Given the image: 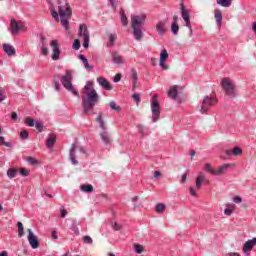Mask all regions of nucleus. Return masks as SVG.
I'll return each mask as SVG.
<instances>
[{
	"label": "nucleus",
	"instance_id": "43",
	"mask_svg": "<svg viewBox=\"0 0 256 256\" xmlns=\"http://www.w3.org/2000/svg\"><path fill=\"white\" fill-rule=\"evenodd\" d=\"M0 145H4V147H11V143L6 142L5 137H3V136H0Z\"/></svg>",
	"mask_w": 256,
	"mask_h": 256
},
{
	"label": "nucleus",
	"instance_id": "29",
	"mask_svg": "<svg viewBox=\"0 0 256 256\" xmlns=\"http://www.w3.org/2000/svg\"><path fill=\"white\" fill-rule=\"evenodd\" d=\"M78 57L82 61V63L84 64L85 69H93V66L89 65V60H87L85 55L80 54Z\"/></svg>",
	"mask_w": 256,
	"mask_h": 256
},
{
	"label": "nucleus",
	"instance_id": "63",
	"mask_svg": "<svg viewBox=\"0 0 256 256\" xmlns=\"http://www.w3.org/2000/svg\"><path fill=\"white\" fill-rule=\"evenodd\" d=\"M187 181V173L182 174L181 183H185Z\"/></svg>",
	"mask_w": 256,
	"mask_h": 256
},
{
	"label": "nucleus",
	"instance_id": "32",
	"mask_svg": "<svg viewBox=\"0 0 256 256\" xmlns=\"http://www.w3.org/2000/svg\"><path fill=\"white\" fill-rule=\"evenodd\" d=\"M17 226H18V237H23L25 235V228L23 227V223L18 222Z\"/></svg>",
	"mask_w": 256,
	"mask_h": 256
},
{
	"label": "nucleus",
	"instance_id": "23",
	"mask_svg": "<svg viewBox=\"0 0 256 256\" xmlns=\"http://www.w3.org/2000/svg\"><path fill=\"white\" fill-rule=\"evenodd\" d=\"M231 167V164H224L220 166L218 169L215 170L214 175L219 176V175H225L227 173V170Z\"/></svg>",
	"mask_w": 256,
	"mask_h": 256
},
{
	"label": "nucleus",
	"instance_id": "17",
	"mask_svg": "<svg viewBox=\"0 0 256 256\" xmlns=\"http://www.w3.org/2000/svg\"><path fill=\"white\" fill-rule=\"evenodd\" d=\"M75 151H77V144H72L70 148V161L72 165H79V161H77V157L75 156Z\"/></svg>",
	"mask_w": 256,
	"mask_h": 256
},
{
	"label": "nucleus",
	"instance_id": "48",
	"mask_svg": "<svg viewBox=\"0 0 256 256\" xmlns=\"http://www.w3.org/2000/svg\"><path fill=\"white\" fill-rule=\"evenodd\" d=\"M34 125H35L37 131H39V133H42V132H43V123H41V122H35Z\"/></svg>",
	"mask_w": 256,
	"mask_h": 256
},
{
	"label": "nucleus",
	"instance_id": "49",
	"mask_svg": "<svg viewBox=\"0 0 256 256\" xmlns=\"http://www.w3.org/2000/svg\"><path fill=\"white\" fill-rule=\"evenodd\" d=\"M132 99H134V101L137 103V105H139V103H141V96L137 93L132 95Z\"/></svg>",
	"mask_w": 256,
	"mask_h": 256
},
{
	"label": "nucleus",
	"instance_id": "33",
	"mask_svg": "<svg viewBox=\"0 0 256 256\" xmlns=\"http://www.w3.org/2000/svg\"><path fill=\"white\" fill-rule=\"evenodd\" d=\"M81 191H84L85 193H93V185L88 184V185H82L80 187Z\"/></svg>",
	"mask_w": 256,
	"mask_h": 256
},
{
	"label": "nucleus",
	"instance_id": "44",
	"mask_svg": "<svg viewBox=\"0 0 256 256\" xmlns=\"http://www.w3.org/2000/svg\"><path fill=\"white\" fill-rule=\"evenodd\" d=\"M41 53L42 55H49V48H47V45H41Z\"/></svg>",
	"mask_w": 256,
	"mask_h": 256
},
{
	"label": "nucleus",
	"instance_id": "53",
	"mask_svg": "<svg viewBox=\"0 0 256 256\" xmlns=\"http://www.w3.org/2000/svg\"><path fill=\"white\" fill-rule=\"evenodd\" d=\"M28 163H30V165H37V159L33 158V157H28L27 158Z\"/></svg>",
	"mask_w": 256,
	"mask_h": 256
},
{
	"label": "nucleus",
	"instance_id": "13",
	"mask_svg": "<svg viewBox=\"0 0 256 256\" xmlns=\"http://www.w3.org/2000/svg\"><path fill=\"white\" fill-rule=\"evenodd\" d=\"M169 59V53H167V49H163L160 53V67L164 70L169 69L167 65H165V61Z\"/></svg>",
	"mask_w": 256,
	"mask_h": 256
},
{
	"label": "nucleus",
	"instance_id": "25",
	"mask_svg": "<svg viewBox=\"0 0 256 256\" xmlns=\"http://www.w3.org/2000/svg\"><path fill=\"white\" fill-rule=\"evenodd\" d=\"M203 183H205V175H203V173H200L196 177V189H201V185H203Z\"/></svg>",
	"mask_w": 256,
	"mask_h": 256
},
{
	"label": "nucleus",
	"instance_id": "2",
	"mask_svg": "<svg viewBox=\"0 0 256 256\" xmlns=\"http://www.w3.org/2000/svg\"><path fill=\"white\" fill-rule=\"evenodd\" d=\"M101 97L97 93V90L92 89L86 92V96H82V107L85 115H91L95 105L100 101Z\"/></svg>",
	"mask_w": 256,
	"mask_h": 256
},
{
	"label": "nucleus",
	"instance_id": "56",
	"mask_svg": "<svg viewBox=\"0 0 256 256\" xmlns=\"http://www.w3.org/2000/svg\"><path fill=\"white\" fill-rule=\"evenodd\" d=\"M189 191H190V195H191L192 197H197V192H195V187L191 186V187L189 188Z\"/></svg>",
	"mask_w": 256,
	"mask_h": 256
},
{
	"label": "nucleus",
	"instance_id": "15",
	"mask_svg": "<svg viewBox=\"0 0 256 256\" xmlns=\"http://www.w3.org/2000/svg\"><path fill=\"white\" fill-rule=\"evenodd\" d=\"M156 31L160 35H165L167 33V21H160L156 24Z\"/></svg>",
	"mask_w": 256,
	"mask_h": 256
},
{
	"label": "nucleus",
	"instance_id": "11",
	"mask_svg": "<svg viewBox=\"0 0 256 256\" xmlns=\"http://www.w3.org/2000/svg\"><path fill=\"white\" fill-rule=\"evenodd\" d=\"M256 245V238H252L244 243L242 251L243 253H249L253 251V247Z\"/></svg>",
	"mask_w": 256,
	"mask_h": 256
},
{
	"label": "nucleus",
	"instance_id": "42",
	"mask_svg": "<svg viewBox=\"0 0 256 256\" xmlns=\"http://www.w3.org/2000/svg\"><path fill=\"white\" fill-rule=\"evenodd\" d=\"M131 79H133V81H139V76H138V74H137V70H135V69H132L131 70Z\"/></svg>",
	"mask_w": 256,
	"mask_h": 256
},
{
	"label": "nucleus",
	"instance_id": "21",
	"mask_svg": "<svg viewBox=\"0 0 256 256\" xmlns=\"http://www.w3.org/2000/svg\"><path fill=\"white\" fill-rule=\"evenodd\" d=\"M214 17L216 20V25L217 27H221V25H223V13L221 12V10L219 9H215L214 10Z\"/></svg>",
	"mask_w": 256,
	"mask_h": 256
},
{
	"label": "nucleus",
	"instance_id": "45",
	"mask_svg": "<svg viewBox=\"0 0 256 256\" xmlns=\"http://www.w3.org/2000/svg\"><path fill=\"white\" fill-rule=\"evenodd\" d=\"M83 243H85L86 245H91V243H93V239L90 238V236H84Z\"/></svg>",
	"mask_w": 256,
	"mask_h": 256
},
{
	"label": "nucleus",
	"instance_id": "36",
	"mask_svg": "<svg viewBox=\"0 0 256 256\" xmlns=\"http://www.w3.org/2000/svg\"><path fill=\"white\" fill-rule=\"evenodd\" d=\"M166 205L163 203H158L156 205V213H165Z\"/></svg>",
	"mask_w": 256,
	"mask_h": 256
},
{
	"label": "nucleus",
	"instance_id": "22",
	"mask_svg": "<svg viewBox=\"0 0 256 256\" xmlns=\"http://www.w3.org/2000/svg\"><path fill=\"white\" fill-rule=\"evenodd\" d=\"M181 15L182 19H184V23L189 25V22L191 21V16L189 15V11L185 8L183 4H181Z\"/></svg>",
	"mask_w": 256,
	"mask_h": 256
},
{
	"label": "nucleus",
	"instance_id": "34",
	"mask_svg": "<svg viewBox=\"0 0 256 256\" xmlns=\"http://www.w3.org/2000/svg\"><path fill=\"white\" fill-rule=\"evenodd\" d=\"M216 3L221 7H231V0H216Z\"/></svg>",
	"mask_w": 256,
	"mask_h": 256
},
{
	"label": "nucleus",
	"instance_id": "52",
	"mask_svg": "<svg viewBox=\"0 0 256 256\" xmlns=\"http://www.w3.org/2000/svg\"><path fill=\"white\" fill-rule=\"evenodd\" d=\"M92 87H93V82L88 81L87 84L85 85L84 89H85V91H87V93H88V91H91V90H92V89H91Z\"/></svg>",
	"mask_w": 256,
	"mask_h": 256
},
{
	"label": "nucleus",
	"instance_id": "26",
	"mask_svg": "<svg viewBox=\"0 0 256 256\" xmlns=\"http://www.w3.org/2000/svg\"><path fill=\"white\" fill-rule=\"evenodd\" d=\"M17 173H19V170L16 168H10L7 170V177L9 179H15V177H17Z\"/></svg>",
	"mask_w": 256,
	"mask_h": 256
},
{
	"label": "nucleus",
	"instance_id": "8",
	"mask_svg": "<svg viewBox=\"0 0 256 256\" xmlns=\"http://www.w3.org/2000/svg\"><path fill=\"white\" fill-rule=\"evenodd\" d=\"M216 103H217V99L213 97L205 96L201 105L200 112L207 113V111H209V108L213 107V105H215Z\"/></svg>",
	"mask_w": 256,
	"mask_h": 256
},
{
	"label": "nucleus",
	"instance_id": "6",
	"mask_svg": "<svg viewBox=\"0 0 256 256\" xmlns=\"http://www.w3.org/2000/svg\"><path fill=\"white\" fill-rule=\"evenodd\" d=\"M151 111H152V123H157L159 117H161V105L157 99V95L154 94L151 99Z\"/></svg>",
	"mask_w": 256,
	"mask_h": 256
},
{
	"label": "nucleus",
	"instance_id": "62",
	"mask_svg": "<svg viewBox=\"0 0 256 256\" xmlns=\"http://www.w3.org/2000/svg\"><path fill=\"white\" fill-rule=\"evenodd\" d=\"M41 45H47V38L45 36H41Z\"/></svg>",
	"mask_w": 256,
	"mask_h": 256
},
{
	"label": "nucleus",
	"instance_id": "16",
	"mask_svg": "<svg viewBox=\"0 0 256 256\" xmlns=\"http://www.w3.org/2000/svg\"><path fill=\"white\" fill-rule=\"evenodd\" d=\"M226 155L229 157H239V155H243V150L239 146H236L234 149L226 150Z\"/></svg>",
	"mask_w": 256,
	"mask_h": 256
},
{
	"label": "nucleus",
	"instance_id": "9",
	"mask_svg": "<svg viewBox=\"0 0 256 256\" xmlns=\"http://www.w3.org/2000/svg\"><path fill=\"white\" fill-rule=\"evenodd\" d=\"M50 47L52 49V60L59 61V58L61 56V48L59 46V42L57 40H52L50 42Z\"/></svg>",
	"mask_w": 256,
	"mask_h": 256
},
{
	"label": "nucleus",
	"instance_id": "4",
	"mask_svg": "<svg viewBox=\"0 0 256 256\" xmlns=\"http://www.w3.org/2000/svg\"><path fill=\"white\" fill-rule=\"evenodd\" d=\"M61 84L63 85L64 89L79 97V92L73 86V72L71 70H67L65 75H63L60 79Z\"/></svg>",
	"mask_w": 256,
	"mask_h": 256
},
{
	"label": "nucleus",
	"instance_id": "28",
	"mask_svg": "<svg viewBox=\"0 0 256 256\" xmlns=\"http://www.w3.org/2000/svg\"><path fill=\"white\" fill-rule=\"evenodd\" d=\"M56 141H57V138L55 137V135H52L50 138L46 140V147H48V149L53 148Z\"/></svg>",
	"mask_w": 256,
	"mask_h": 256
},
{
	"label": "nucleus",
	"instance_id": "41",
	"mask_svg": "<svg viewBox=\"0 0 256 256\" xmlns=\"http://www.w3.org/2000/svg\"><path fill=\"white\" fill-rule=\"evenodd\" d=\"M26 125L28 127H35V120H33V118H31V117H27L26 118Z\"/></svg>",
	"mask_w": 256,
	"mask_h": 256
},
{
	"label": "nucleus",
	"instance_id": "14",
	"mask_svg": "<svg viewBox=\"0 0 256 256\" xmlns=\"http://www.w3.org/2000/svg\"><path fill=\"white\" fill-rule=\"evenodd\" d=\"M10 27L13 35H18L19 30L23 27V23L11 20Z\"/></svg>",
	"mask_w": 256,
	"mask_h": 256
},
{
	"label": "nucleus",
	"instance_id": "59",
	"mask_svg": "<svg viewBox=\"0 0 256 256\" xmlns=\"http://www.w3.org/2000/svg\"><path fill=\"white\" fill-rule=\"evenodd\" d=\"M54 88L56 91H61V84H59V82H54Z\"/></svg>",
	"mask_w": 256,
	"mask_h": 256
},
{
	"label": "nucleus",
	"instance_id": "39",
	"mask_svg": "<svg viewBox=\"0 0 256 256\" xmlns=\"http://www.w3.org/2000/svg\"><path fill=\"white\" fill-rule=\"evenodd\" d=\"M109 107H110V109H112V111H120L121 110V107L117 106V103H115V101H111L109 103Z\"/></svg>",
	"mask_w": 256,
	"mask_h": 256
},
{
	"label": "nucleus",
	"instance_id": "57",
	"mask_svg": "<svg viewBox=\"0 0 256 256\" xmlns=\"http://www.w3.org/2000/svg\"><path fill=\"white\" fill-rule=\"evenodd\" d=\"M224 214H226V215H228V216L233 215V209H231V208H226V209L224 210Z\"/></svg>",
	"mask_w": 256,
	"mask_h": 256
},
{
	"label": "nucleus",
	"instance_id": "54",
	"mask_svg": "<svg viewBox=\"0 0 256 256\" xmlns=\"http://www.w3.org/2000/svg\"><path fill=\"white\" fill-rule=\"evenodd\" d=\"M233 202L237 203V204L243 203V198H241V196H234L233 197Z\"/></svg>",
	"mask_w": 256,
	"mask_h": 256
},
{
	"label": "nucleus",
	"instance_id": "47",
	"mask_svg": "<svg viewBox=\"0 0 256 256\" xmlns=\"http://www.w3.org/2000/svg\"><path fill=\"white\" fill-rule=\"evenodd\" d=\"M83 47L84 49H88L89 48V41H90V38L89 36H85V38H83Z\"/></svg>",
	"mask_w": 256,
	"mask_h": 256
},
{
	"label": "nucleus",
	"instance_id": "37",
	"mask_svg": "<svg viewBox=\"0 0 256 256\" xmlns=\"http://www.w3.org/2000/svg\"><path fill=\"white\" fill-rule=\"evenodd\" d=\"M70 229H71V231H73L75 233V235H79V228L77 227V220L72 221Z\"/></svg>",
	"mask_w": 256,
	"mask_h": 256
},
{
	"label": "nucleus",
	"instance_id": "19",
	"mask_svg": "<svg viewBox=\"0 0 256 256\" xmlns=\"http://www.w3.org/2000/svg\"><path fill=\"white\" fill-rule=\"evenodd\" d=\"M171 31H172L173 35L179 34V17L178 16H173V22L171 24Z\"/></svg>",
	"mask_w": 256,
	"mask_h": 256
},
{
	"label": "nucleus",
	"instance_id": "1",
	"mask_svg": "<svg viewBox=\"0 0 256 256\" xmlns=\"http://www.w3.org/2000/svg\"><path fill=\"white\" fill-rule=\"evenodd\" d=\"M51 15L57 23H61L62 27L69 32V19L73 16V10L71 9V5L67 2H62L58 0V11L52 6L50 8Z\"/></svg>",
	"mask_w": 256,
	"mask_h": 256
},
{
	"label": "nucleus",
	"instance_id": "30",
	"mask_svg": "<svg viewBox=\"0 0 256 256\" xmlns=\"http://www.w3.org/2000/svg\"><path fill=\"white\" fill-rule=\"evenodd\" d=\"M137 127L141 137H145L146 135H149V129H147L145 126L139 124Z\"/></svg>",
	"mask_w": 256,
	"mask_h": 256
},
{
	"label": "nucleus",
	"instance_id": "31",
	"mask_svg": "<svg viewBox=\"0 0 256 256\" xmlns=\"http://www.w3.org/2000/svg\"><path fill=\"white\" fill-rule=\"evenodd\" d=\"M120 17L122 25L124 27H127V25H129V21L127 20V16L125 15V12H123V10L120 11Z\"/></svg>",
	"mask_w": 256,
	"mask_h": 256
},
{
	"label": "nucleus",
	"instance_id": "10",
	"mask_svg": "<svg viewBox=\"0 0 256 256\" xmlns=\"http://www.w3.org/2000/svg\"><path fill=\"white\" fill-rule=\"evenodd\" d=\"M28 243L32 249H39V239L33 233L31 229H28Z\"/></svg>",
	"mask_w": 256,
	"mask_h": 256
},
{
	"label": "nucleus",
	"instance_id": "46",
	"mask_svg": "<svg viewBox=\"0 0 256 256\" xmlns=\"http://www.w3.org/2000/svg\"><path fill=\"white\" fill-rule=\"evenodd\" d=\"M134 249H135V253H138V254L143 253V246L142 245L135 244Z\"/></svg>",
	"mask_w": 256,
	"mask_h": 256
},
{
	"label": "nucleus",
	"instance_id": "7",
	"mask_svg": "<svg viewBox=\"0 0 256 256\" xmlns=\"http://www.w3.org/2000/svg\"><path fill=\"white\" fill-rule=\"evenodd\" d=\"M221 87L228 97H235V85L231 83V80L229 78L222 79Z\"/></svg>",
	"mask_w": 256,
	"mask_h": 256
},
{
	"label": "nucleus",
	"instance_id": "27",
	"mask_svg": "<svg viewBox=\"0 0 256 256\" xmlns=\"http://www.w3.org/2000/svg\"><path fill=\"white\" fill-rule=\"evenodd\" d=\"M168 95L169 97H171V99H177V95H178L177 86H172L168 91Z\"/></svg>",
	"mask_w": 256,
	"mask_h": 256
},
{
	"label": "nucleus",
	"instance_id": "5",
	"mask_svg": "<svg viewBox=\"0 0 256 256\" xmlns=\"http://www.w3.org/2000/svg\"><path fill=\"white\" fill-rule=\"evenodd\" d=\"M97 123L99 124L100 129V137L105 145H111V135L107 131V126H105V120H103V114H99L96 118Z\"/></svg>",
	"mask_w": 256,
	"mask_h": 256
},
{
	"label": "nucleus",
	"instance_id": "20",
	"mask_svg": "<svg viewBox=\"0 0 256 256\" xmlns=\"http://www.w3.org/2000/svg\"><path fill=\"white\" fill-rule=\"evenodd\" d=\"M3 51L8 57H13L16 53L15 47H13L11 44H3Z\"/></svg>",
	"mask_w": 256,
	"mask_h": 256
},
{
	"label": "nucleus",
	"instance_id": "55",
	"mask_svg": "<svg viewBox=\"0 0 256 256\" xmlns=\"http://www.w3.org/2000/svg\"><path fill=\"white\" fill-rule=\"evenodd\" d=\"M67 210H65V208L64 207H61L60 208V215H61V217L64 219V217H67Z\"/></svg>",
	"mask_w": 256,
	"mask_h": 256
},
{
	"label": "nucleus",
	"instance_id": "58",
	"mask_svg": "<svg viewBox=\"0 0 256 256\" xmlns=\"http://www.w3.org/2000/svg\"><path fill=\"white\" fill-rule=\"evenodd\" d=\"M121 77H122L121 74H116L114 77V83H119V81H121Z\"/></svg>",
	"mask_w": 256,
	"mask_h": 256
},
{
	"label": "nucleus",
	"instance_id": "35",
	"mask_svg": "<svg viewBox=\"0 0 256 256\" xmlns=\"http://www.w3.org/2000/svg\"><path fill=\"white\" fill-rule=\"evenodd\" d=\"M204 170L207 171V173H210L211 175H215V170L216 169L213 168L210 163H206L204 165Z\"/></svg>",
	"mask_w": 256,
	"mask_h": 256
},
{
	"label": "nucleus",
	"instance_id": "3",
	"mask_svg": "<svg viewBox=\"0 0 256 256\" xmlns=\"http://www.w3.org/2000/svg\"><path fill=\"white\" fill-rule=\"evenodd\" d=\"M145 19H147V16L143 14L131 17L132 34L136 41L143 39V25L145 24Z\"/></svg>",
	"mask_w": 256,
	"mask_h": 256
},
{
	"label": "nucleus",
	"instance_id": "40",
	"mask_svg": "<svg viewBox=\"0 0 256 256\" xmlns=\"http://www.w3.org/2000/svg\"><path fill=\"white\" fill-rule=\"evenodd\" d=\"M73 49L75 51H79V49H81V41H79V39L74 40Z\"/></svg>",
	"mask_w": 256,
	"mask_h": 256
},
{
	"label": "nucleus",
	"instance_id": "12",
	"mask_svg": "<svg viewBox=\"0 0 256 256\" xmlns=\"http://www.w3.org/2000/svg\"><path fill=\"white\" fill-rule=\"evenodd\" d=\"M111 57L114 65H123V63H125V59H123V57L119 55V52L117 51H112Z\"/></svg>",
	"mask_w": 256,
	"mask_h": 256
},
{
	"label": "nucleus",
	"instance_id": "18",
	"mask_svg": "<svg viewBox=\"0 0 256 256\" xmlns=\"http://www.w3.org/2000/svg\"><path fill=\"white\" fill-rule=\"evenodd\" d=\"M97 81H98L99 85L101 87H103V89H105L106 91H111V89H113V87L111 86V83H109V81H107V79H105L103 77H99V78H97Z\"/></svg>",
	"mask_w": 256,
	"mask_h": 256
},
{
	"label": "nucleus",
	"instance_id": "38",
	"mask_svg": "<svg viewBox=\"0 0 256 256\" xmlns=\"http://www.w3.org/2000/svg\"><path fill=\"white\" fill-rule=\"evenodd\" d=\"M115 39H117V36H115V34H111L109 36V42H108L107 46L113 47V45H115Z\"/></svg>",
	"mask_w": 256,
	"mask_h": 256
},
{
	"label": "nucleus",
	"instance_id": "50",
	"mask_svg": "<svg viewBox=\"0 0 256 256\" xmlns=\"http://www.w3.org/2000/svg\"><path fill=\"white\" fill-rule=\"evenodd\" d=\"M20 175H22V177H29V171L25 168H21Z\"/></svg>",
	"mask_w": 256,
	"mask_h": 256
},
{
	"label": "nucleus",
	"instance_id": "60",
	"mask_svg": "<svg viewBox=\"0 0 256 256\" xmlns=\"http://www.w3.org/2000/svg\"><path fill=\"white\" fill-rule=\"evenodd\" d=\"M5 101V95L3 94V89L0 88V103Z\"/></svg>",
	"mask_w": 256,
	"mask_h": 256
},
{
	"label": "nucleus",
	"instance_id": "24",
	"mask_svg": "<svg viewBox=\"0 0 256 256\" xmlns=\"http://www.w3.org/2000/svg\"><path fill=\"white\" fill-rule=\"evenodd\" d=\"M79 37H82V39H85V37H89V30L87 29L86 24H80Z\"/></svg>",
	"mask_w": 256,
	"mask_h": 256
},
{
	"label": "nucleus",
	"instance_id": "61",
	"mask_svg": "<svg viewBox=\"0 0 256 256\" xmlns=\"http://www.w3.org/2000/svg\"><path fill=\"white\" fill-rule=\"evenodd\" d=\"M18 115L16 114V112H12L11 113V119L13 120V121H16V119H18Z\"/></svg>",
	"mask_w": 256,
	"mask_h": 256
},
{
	"label": "nucleus",
	"instance_id": "64",
	"mask_svg": "<svg viewBox=\"0 0 256 256\" xmlns=\"http://www.w3.org/2000/svg\"><path fill=\"white\" fill-rule=\"evenodd\" d=\"M228 256H241V254L236 253V252H230V253H228Z\"/></svg>",
	"mask_w": 256,
	"mask_h": 256
},
{
	"label": "nucleus",
	"instance_id": "51",
	"mask_svg": "<svg viewBox=\"0 0 256 256\" xmlns=\"http://www.w3.org/2000/svg\"><path fill=\"white\" fill-rule=\"evenodd\" d=\"M20 137L21 139H28L29 137V132L27 130H23L21 133H20Z\"/></svg>",
	"mask_w": 256,
	"mask_h": 256
}]
</instances>
